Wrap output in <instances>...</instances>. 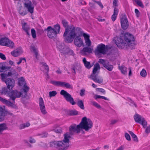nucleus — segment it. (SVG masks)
Masks as SVG:
<instances>
[{"label":"nucleus","instance_id":"f03ea898","mask_svg":"<svg viewBox=\"0 0 150 150\" xmlns=\"http://www.w3.org/2000/svg\"><path fill=\"white\" fill-rule=\"evenodd\" d=\"M124 40L117 37H115L113 40L117 46L120 48L123 49L127 46L130 47L136 45L133 35L129 33H125Z\"/></svg>","mask_w":150,"mask_h":150},{"label":"nucleus","instance_id":"8fccbe9b","mask_svg":"<svg viewBox=\"0 0 150 150\" xmlns=\"http://www.w3.org/2000/svg\"><path fill=\"white\" fill-rule=\"evenodd\" d=\"M85 42L86 45L88 47H90L91 45V43L90 39L85 40Z\"/></svg>","mask_w":150,"mask_h":150},{"label":"nucleus","instance_id":"338daca9","mask_svg":"<svg viewBox=\"0 0 150 150\" xmlns=\"http://www.w3.org/2000/svg\"><path fill=\"white\" fill-rule=\"evenodd\" d=\"M25 128V125H24V124H22L19 127V129H24Z\"/></svg>","mask_w":150,"mask_h":150},{"label":"nucleus","instance_id":"603ef678","mask_svg":"<svg viewBox=\"0 0 150 150\" xmlns=\"http://www.w3.org/2000/svg\"><path fill=\"white\" fill-rule=\"evenodd\" d=\"M71 69L72 70V73H73V74H74V75H75L76 74L75 70L76 69V66L74 65H72Z\"/></svg>","mask_w":150,"mask_h":150},{"label":"nucleus","instance_id":"39448f33","mask_svg":"<svg viewBox=\"0 0 150 150\" xmlns=\"http://www.w3.org/2000/svg\"><path fill=\"white\" fill-rule=\"evenodd\" d=\"M79 124L81 130L84 129L85 131H88L93 127V123L91 120L87 118L86 117L82 118Z\"/></svg>","mask_w":150,"mask_h":150},{"label":"nucleus","instance_id":"bf43d9fd","mask_svg":"<svg viewBox=\"0 0 150 150\" xmlns=\"http://www.w3.org/2000/svg\"><path fill=\"white\" fill-rule=\"evenodd\" d=\"M145 132L147 134L150 133V125L146 127L145 130Z\"/></svg>","mask_w":150,"mask_h":150},{"label":"nucleus","instance_id":"09e8293b","mask_svg":"<svg viewBox=\"0 0 150 150\" xmlns=\"http://www.w3.org/2000/svg\"><path fill=\"white\" fill-rule=\"evenodd\" d=\"M10 68V67L6 66H2L1 67V70L6 71L8 70Z\"/></svg>","mask_w":150,"mask_h":150},{"label":"nucleus","instance_id":"a211bd4d","mask_svg":"<svg viewBox=\"0 0 150 150\" xmlns=\"http://www.w3.org/2000/svg\"><path fill=\"white\" fill-rule=\"evenodd\" d=\"M79 35H77L74 39V43L75 45L78 47H81L82 46H84L83 41L80 37Z\"/></svg>","mask_w":150,"mask_h":150},{"label":"nucleus","instance_id":"49530a36","mask_svg":"<svg viewBox=\"0 0 150 150\" xmlns=\"http://www.w3.org/2000/svg\"><path fill=\"white\" fill-rule=\"evenodd\" d=\"M48 133L46 132H44L42 133V134H40L41 136V137L42 138L46 137L48 135Z\"/></svg>","mask_w":150,"mask_h":150},{"label":"nucleus","instance_id":"774afa93","mask_svg":"<svg viewBox=\"0 0 150 150\" xmlns=\"http://www.w3.org/2000/svg\"><path fill=\"white\" fill-rule=\"evenodd\" d=\"M98 89L99 90V91L100 92H101L103 93H105V90L103 88H98Z\"/></svg>","mask_w":150,"mask_h":150},{"label":"nucleus","instance_id":"4be33fe9","mask_svg":"<svg viewBox=\"0 0 150 150\" xmlns=\"http://www.w3.org/2000/svg\"><path fill=\"white\" fill-rule=\"evenodd\" d=\"M82 61L85 67L88 69H90L94 65V62L91 64L90 62L87 61L85 57L83 58Z\"/></svg>","mask_w":150,"mask_h":150},{"label":"nucleus","instance_id":"7c9ffc66","mask_svg":"<svg viewBox=\"0 0 150 150\" xmlns=\"http://www.w3.org/2000/svg\"><path fill=\"white\" fill-rule=\"evenodd\" d=\"M77 104L81 109L83 110L84 109L83 103L82 100H78L77 103Z\"/></svg>","mask_w":150,"mask_h":150},{"label":"nucleus","instance_id":"79ce46f5","mask_svg":"<svg viewBox=\"0 0 150 150\" xmlns=\"http://www.w3.org/2000/svg\"><path fill=\"white\" fill-rule=\"evenodd\" d=\"M92 104L97 108H100V106L97 103L94 101H92L91 102Z\"/></svg>","mask_w":150,"mask_h":150},{"label":"nucleus","instance_id":"dca6fc26","mask_svg":"<svg viewBox=\"0 0 150 150\" xmlns=\"http://www.w3.org/2000/svg\"><path fill=\"white\" fill-rule=\"evenodd\" d=\"M24 6L28 9V10L30 13L33 12L34 7L32 6L31 1L29 0H25Z\"/></svg>","mask_w":150,"mask_h":150},{"label":"nucleus","instance_id":"c03bdc74","mask_svg":"<svg viewBox=\"0 0 150 150\" xmlns=\"http://www.w3.org/2000/svg\"><path fill=\"white\" fill-rule=\"evenodd\" d=\"M129 100H130L129 101V102L130 104V105L132 106H134L135 107H137V105L131 99L129 98Z\"/></svg>","mask_w":150,"mask_h":150},{"label":"nucleus","instance_id":"69168bd1","mask_svg":"<svg viewBox=\"0 0 150 150\" xmlns=\"http://www.w3.org/2000/svg\"><path fill=\"white\" fill-rule=\"evenodd\" d=\"M1 59L3 60H5L6 59V57L5 55L2 54V53H1Z\"/></svg>","mask_w":150,"mask_h":150},{"label":"nucleus","instance_id":"b1692460","mask_svg":"<svg viewBox=\"0 0 150 150\" xmlns=\"http://www.w3.org/2000/svg\"><path fill=\"white\" fill-rule=\"evenodd\" d=\"M64 139L62 142L64 144V143H66V144H65V145L67 144L69 146V138H70V135L69 134V133L68 132H67L64 134Z\"/></svg>","mask_w":150,"mask_h":150},{"label":"nucleus","instance_id":"412c9836","mask_svg":"<svg viewBox=\"0 0 150 150\" xmlns=\"http://www.w3.org/2000/svg\"><path fill=\"white\" fill-rule=\"evenodd\" d=\"M21 25L23 29L26 32L27 35L29 36L30 34L29 33V31L30 30V28L28 25L27 23L25 22L22 23Z\"/></svg>","mask_w":150,"mask_h":150},{"label":"nucleus","instance_id":"423d86ee","mask_svg":"<svg viewBox=\"0 0 150 150\" xmlns=\"http://www.w3.org/2000/svg\"><path fill=\"white\" fill-rule=\"evenodd\" d=\"M75 33H76L75 36L73 37L71 39H70L68 43H71L72 42L75 38L77 35H79V36L80 37L83 35L84 37L85 40L90 39V36L87 34L84 33L82 28H81L76 27V29Z\"/></svg>","mask_w":150,"mask_h":150},{"label":"nucleus","instance_id":"c85d7f7f","mask_svg":"<svg viewBox=\"0 0 150 150\" xmlns=\"http://www.w3.org/2000/svg\"><path fill=\"white\" fill-rule=\"evenodd\" d=\"M53 28H54V30L57 34L59 33L60 30V27L59 24H57L54 25Z\"/></svg>","mask_w":150,"mask_h":150},{"label":"nucleus","instance_id":"393cba45","mask_svg":"<svg viewBox=\"0 0 150 150\" xmlns=\"http://www.w3.org/2000/svg\"><path fill=\"white\" fill-rule=\"evenodd\" d=\"M1 101L7 106L11 107L13 106L14 105V103H15V102L14 103L13 101V102H11L10 101L1 97Z\"/></svg>","mask_w":150,"mask_h":150},{"label":"nucleus","instance_id":"6e6552de","mask_svg":"<svg viewBox=\"0 0 150 150\" xmlns=\"http://www.w3.org/2000/svg\"><path fill=\"white\" fill-rule=\"evenodd\" d=\"M107 50V46H105L104 44L101 43L97 47L95 51V53L96 55H99L100 54H104L106 53Z\"/></svg>","mask_w":150,"mask_h":150},{"label":"nucleus","instance_id":"e433bc0d","mask_svg":"<svg viewBox=\"0 0 150 150\" xmlns=\"http://www.w3.org/2000/svg\"><path fill=\"white\" fill-rule=\"evenodd\" d=\"M140 75L142 76L145 77L147 75L146 72L145 70L142 69L140 72Z\"/></svg>","mask_w":150,"mask_h":150},{"label":"nucleus","instance_id":"5fc2aeb1","mask_svg":"<svg viewBox=\"0 0 150 150\" xmlns=\"http://www.w3.org/2000/svg\"><path fill=\"white\" fill-rule=\"evenodd\" d=\"M118 120H111L110 121V125H113L118 122Z\"/></svg>","mask_w":150,"mask_h":150},{"label":"nucleus","instance_id":"c756f323","mask_svg":"<svg viewBox=\"0 0 150 150\" xmlns=\"http://www.w3.org/2000/svg\"><path fill=\"white\" fill-rule=\"evenodd\" d=\"M128 132L131 135L132 137L133 138V140L137 142H138V140L137 136L131 131H129Z\"/></svg>","mask_w":150,"mask_h":150},{"label":"nucleus","instance_id":"37998d69","mask_svg":"<svg viewBox=\"0 0 150 150\" xmlns=\"http://www.w3.org/2000/svg\"><path fill=\"white\" fill-rule=\"evenodd\" d=\"M29 88L27 86L26 84L24 85L23 86V90L24 91V92L25 93H26L29 91Z\"/></svg>","mask_w":150,"mask_h":150},{"label":"nucleus","instance_id":"13d9d810","mask_svg":"<svg viewBox=\"0 0 150 150\" xmlns=\"http://www.w3.org/2000/svg\"><path fill=\"white\" fill-rule=\"evenodd\" d=\"M1 74H4L6 75V76L5 77V78H8V76H11L12 75V73L11 71H9L8 72L7 74H5L4 73H2Z\"/></svg>","mask_w":150,"mask_h":150},{"label":"nucleus","instance_id":"9d476101","mask_svg":"<svg viewBox=\"0 0 150 150\" xmlns=\"http://www.w3.org/2000/svg\"><path fill=\"white\" fill-rule=\"evenodd\" d=\"M50 83L54 86L64 87L70 89H72V86L71 85L64 82L51 80L50 81Z\"/></svg>","mask_w":150,"mask_h":150},{"label":"nucleus","instance_id":"5701e85b","mask_svg":"<svg viewBox=\"0 0 150 150\" xmlns=\"http://www.w3.org/2000/svg\"><path fill=\"white\" fill-rule=\"evenodd\" d=\"M39 104L41 112H44L45 111V107L43 99L42 97L39 98Z\"/></svg>","mask_w":150,"mask_h":150},{"label":"nucleus","instance_id":"4d7b16f0","mask_svg":"<svg viewBox=\"0 0 150 150\" xmlns=\"http://www.w3.org/2000/svg\"><path fill=\"white\" fill-rule=\"evenodd\" d=\"M1 112H8V111L5 110L4 106H3V107H1Z\"/></svg>","mask_w":150,"mask_h":150},{"label":"nucleus","instance_id":"4468645a","mask_svg":"<svg viewBox=\"0 0 150 150\" xmlns=\"http://www.w3.org/2000/svg\"><path fill=\"white\" fill-rule=\"evenodd\" d=\"M44 31H47V36L50 38L53 39L55 38L57 34L54 30V28L51 26L48 27L46 29L44 30Z\"/></svg>","mask_w":150,"mask_h":150},{"label":"nucleus","instance_id":"2eb2a0df","mask_svg":"<svg viewBox=\"0 0 150 150\" xmlns=\"http://www.w3.org/2000/svg\"><path fill=\"white\" fill-rule=\"evenodd\" d=\"M69 133L71 136L74 134L73 132H76L77 133H79L81 130L79 124L76 126L75 124H73L69 127Z\"/></svg>","mask_w":150,"mask_h":150},{"label":"nucleus","instance_id":"c9c22d12","mask_svg":"<svg viewBox=\"0 0 150 150\" xmlns=\"http://www.w3.org/2000/svg\"><path fill=\"white\" fill-rule=\"evenodd\" d=\"M94 98L96 99L97 98H102L105 100H108V99L105 97L97 95H95Z\"/></svg>","mask_w":150,"mask_h":150},{"label":"nucleus","instance_id":"680f3d73","mask_svg":"<svg viewBox=\"0 0 150 150\" xmlns=\"http://www.w3.org/2000/svg\"><path fill=\"white\" fill-rule=\"evenodd\" d=\"M101 8H103V6L100 1H97L96 2Z\"/></svg>","mask_w":150,"mask_h":150},{"label":"nucleus","instance_id":"1a4fd4ad","mask_svg":"<svg viewBox=\"0 0 150 150\" xmlns=\"http://www.w3.org/2000/svg\"><path fill=\"white\" fill-rule=\"evenodd\" d=\"M60 94L63 96L67 101L69 102L72 105L76 104V102L71 95L66 91L62 90L60 92Z\"/></svg>","mask_w":150,"mask_h":150},{"label":"nucleus","instance_id":"72a5a7b5","mask_svg":"<svg viewBox=\"0 0 150 150\" xmlns=\"http://www.w3.org/2000/svg\"><path fill=\"white\" fill-rule=\"evenodd\" d=\"M135 3L142 8H144V5L141 0H133Z\"/></svg>","mask_w":150,"mask_h":150},{"label":"nucleus","instance_id":"bb28decb","mask_svg":"<svg viewBox=\"0 0 150 150\" xmlns=\"http://www.w3.org/2000/svg\"><path fill=\"white\" fill-rule=\"evenodd\" d=\"M18 85L20 86H24V85H25L26 83L25 81V80L24 78L21 77L18 79Z\"/></svg>","mask_w":150,"mask_h":150},{"label":"nucleus","instance_id":"f3484780","mask_svg":"<svg viewBox=\"0 0 150 150\" xmlns=\"http://www.w3.org/2000/svg\"><path fill=\"white\" fill-rule=\"evenodd\" d=\"M120 23L122 28L124 30H126L128 27V21L127 18L125 16H122L120 18Z\"/></svg>","mask_w":150,"mask_h":150},{"label":"nucleus","instance_id":"052dcab7","mask_svg":"<svg viewBox=\"0 0 150 150\" xmlns=\"http://www.w3.org/2000/svg\"><path fill=\"white\" fill-rule=\"evenodd\" d=\"M118 1V0H114L113 2V6H114L115 7L117 6H118V5L117 4Z\"/></svg>","mask_w":150,"mask_h":150},{"label":"nucleus","instance_id":"4c0bfd02","mask_svg":"<svg viewBox=\"0 0 150 150\" xmlns=\"http://www.w3.org/2000/svg\"><path fill=\"white\" fill-rule=\"evenodd\" d=\"M49 97H53L56 95L57 94V92L56 91H52L49 92Z\"/></svg>","mask_w":150,"mask_h":150},{"label":"nucleus","instance_id":"aec40b11","mask_svg":"<svg viewBox=\"0 0 150 150\" xmlns=\"http://www.w3.org/2000/svg\"><path fill=\"white\" fill-rule=\"evenodd\" d=\"M22 52V49L21 48H18L11 52V53L13 56L16 57L20 55Z\"/></svg>","mask_w":150,"mask_h":150},{"label":"nucleus","instance_id":"9b49d317","mask_svg":"<svg viewBox=\"0 0 150 150\" xmlns=\"http://www.w3.org/2000/svg\"><path fill=\"white\" fill-rule=\"evenodd\" d=\"M1 45L6 46L12 49L14 47V43L8 38L5 37L1 38Z\"/></svg>","mask_w":150,"mask_h":150},{"label":"nucleus","instance_id":"3c124183","mask_svg":"<svg viewBox=\"0 0 150 150\" xmlns=\"http://www.w3.org/2000/svg\"><path fill=\"white\" fill-rule=\"evenodd\" d=\"M125 137L126 139L129 141L131 140V138L127 132L125 134Z\"/></svg>","mask_w":150,"mask_h":150},{"label":"nucleus","instance_id":"ddd939ff","mask_svg":"<svg viewBox=\"0 0 150 150\" xmlns=\"http://www.w3.org/2000/svg\"><path fill=\"white\" fill-rule=\"evenodd\" d=\"M98 62L102 64L103 67L109 71H111L113 68V65L110 64L108 61L102 59H100Z\"/></svg>","mask_w":150,"mask_h":150},{"label":"nucleus","instance_id":"0eeeda50","mask_svg":"<svg viewBox=\"0 0 150 150\" xmlns=\"http://www.w3.org/2000/svg\"><path fill=\"white\" fill-rule=\"evenodd\" d=\"M50 146L51 147H60L59 150H66L69 147L68 144L65 145L62 142V141H53L50 142Z\"/></svg>","mask_w":150,"mask_h":150},{"label":"nucleus","instance_id":"a18cd8bd","mask_svg":"<svg viewBox=\"0 0 150 150\" xmlns=\"http://www.w3.org/2000/svg\"><path fill=\"white\" fill-rule=\"evenodd\" d=\"M23 60L25 62H26V60L25 58H21L20 59L19 61L17 63V64L18 65H19L22 62L23 63H24V62H22V61Z\"/></svg>","mask_w":150,"mask_h":150},{"label":"nucleus","instance_id":"58836bf2","mask_svg":"<svg viewBox=\"0 0 150 150\" xmlns=\"http://www.w3.org/2000/svg\"><path fill=\"white\" fill-rule=\"evenodd\" d=\"M7 114L11 115L12 114V113H1V122L4 120V116L6 115Z\"/></svg>","mask_w":150,"mask_h":150},{"label":"nucleus","instance_id":"ea45409f","mask_svg":"<svg viewBox=\"0 0 150 150\" xmlns=\"http://www.w3.org/2000/svg\"><path fill=\"white\" fill-rule=\"evenodd\" d=\"M31 33L32 36L33 38H36V31L34 28H32L31 29Z\"/></svg>","mask_w":150,"mask_h":150},{"label":"nucleus","instance_id":"20e7f679","mask_svg":"<svg viewBox=\"0 0 150 150\" xmlns=\"http://www.w3.org/2000/svg\"><path fill=\"white\" fill-rule=\"evenodd\" d=\"M100 68L99 64L98 63H96L94 65L92 73L90 76L91 79L98 83H101L103 81V79L98 76Z\"/></svg>","mask_w":150,"mask_h":150},{"label":"nucleus","instance_id":"f8f14e48","mask_svg":"<svg viewBox=\"0 0 150 150\" xmlns=\"http://www.w3.org/2000/svg\"><path fill=\"white\" fill-rule=\"evenodd\" d=\"M135 121L142 125L144 128H145L147 126V122L144 118L142 119V116L136 113L134 116Z\"/></svg>","mask_w":150,"mask_h":150},{"label":"nucleus","instance_id":"473e14b6","mask_svg":"<svg viewBox=\"0 0 150 150\" xmlns=\"http://www.w3.org/2000/svg\"><path fill=\"white\" fill-rule=\"evenodd\" d=\"M8 127L6 123H1V134L4 130L7 129Z\"/></svg>","mask_w":150,"mask_h":150},{"label":"nucleus","instance_id":"7ed1b4c3","mask_svg":"<svg viewBox=\"0 0 150 150\" xmlns=\"http://www.w3.org/2000/svg\"><path fill=\"white\" fill-rule=\"evenodd\" d=\"M62 23L65 28L63 35V38L65 42L68 43L69 40L76 35L75 32L77 27H75L73 25H68V22L65 19L62 21Z\"/></svg>","mask_w":150,"mask_h":150},{"label":"nucleus","instance_id":"2f4dec72","mask_svg":"<svg viewBox=\"0 0 150 150\" xmlns=\"http://www.w3.org/2000/svg\"><path fill=\"white\" fill-rule=\"evenodd\" d=\"M31 49L32 50V51L35 54V58L36 59H37L38 53L37 48H36L34 46H31Z\"/></svg>","mask_w":150,"mask_h":150},{"label":"nucleus","instance_id":"e2e57ef3","mask_svg":"<svg viewBox=\"0 0 150 150\" xmlns=\"http://www.w3.org/2000/svg\"><path fill=\"white\" fill-rule=\"evenodd\" d=\"M78 113H67V115L68 116H74L78 115Z\"/></svg>","mask_w":150,"mask_h":150},{"label":"nucleus","instance_id":"f257e3e1","mask_svg":"<svg viewBox=\"0 0 150 150\" xmlns=\"http://www.w3.org/2000/svg\"><path fill=\"white\" fill-rule=\"evenodd\" d=\"M6 75L4 74H1V80L6 83L7 85V87H4L2 89L1 93H4L5 94L10 97V100H13L14 103V100L16 98H18L21 97L22 94L21 93L17 90H12L15 85V81L12 78H6Z\"/></svg>","mask_w":150,"mask_h":150},{"label":"nucleus","instance_id":"864d4df0","mask_svg":"<svg viewBox=\"0 0 150 150\" xmlns=\"http://www.w3.org/2000/svg\"><path fill=\"white\" fill-rule=\"evenodd\" d=\"M134 11L136 14V16L137 18L139 17L140 15V13L138 9H135Z\"/></svg>","mask_w":150,"mask_h":150},{"label":"nucleus","instance_id":"a19ab883","mask_svg":"<svg viewBox=\"0 0 150 150\" xmlns=\"http://www.w3.org/2000/svg\"><path fill=\"white\" fill-rule=\"evenodd\" d=\"M42 65L44 66L45 69L47 71L46 72H47V73H48L49 71V68L48 66L45 63L43 62L42 63Z\"/></svg>","mask_w":150,"mask_h":150},{"label":"nucleus","instance_id":"6e6d98bb","mask_svg":"<svg viewBox=\"0 0 150 150\" xmlns=\"http://www.w3.org/2000/svg\"><path fill=\"white\" fill-rule=\"evenodd\" d=\"M85 90L84 89H81L80 92L79 94L81 96H84L85 95Z\"/></svg>","mask_w":150,"mask_h":150},{"label":"nucleus","instance_id":"a878e982","mask_svg":"<svg viewBox=\"0 0 150 150\" xmlns=\"http://www.w3.org/2000/svg\"><path fill=\"white\" fill-rule=\"evenodd\" d=\"M118 13V10L117 8L115 7L114 9V12L113 14L111 16L112 20L113 21H114L117 17Z\"/></svg>","mask_w":150,"mask_h":150},{"label":"nucleus","instance_id":"f704fd0d","mask_svg":"<svg viewBox=\"0 0 150 150\" xmlns=\"http://www.w3.org/2000/svg\"><path fill=\"white\" fill-rule=\"evenodd\" d=\"M18 11L20 15L22 16H24L27 13V11L26 10H22L21 7L19 8Z\"/></svg>","mask_w":150,"mask_h":150},{"label":"nucleus","instance_id":"cd10ccee","mask_svg":"<svg viewBox=\"0 0 150 150\" xmlns=\"http://www.w3.org/2000/svg\"><path fill=\"white\" fill-rule=\"evenodd\" d=\"M119 69L120 70L121 72L123 74H125L127 73L126 67L124 66H119Z\"/></svg>","mask_w":150,"mask_h":150},{"label":"nucleus","instance_id":"6ab92c4d","mask_svg":"<svg viewBox=\"0 0 150 150\" xmlns=\"http://www.w3.org/2000/svg\"><path fill=\"white\" fill-rule=\"evenodd\" d=\"M93 49L91 47H83L80 51V53L83 55H84L86 54V53L88 54L92 52Z\"/></svg>","mask_w":150,"mask_h":150},{"label":"nucleus","instance_id":"de8ad7c7","mask_svg":"<svg viewBox=\"0 0 150 150\" xmlns=\"http://www.w3.org/2000/svg\"><path fill=\"white\" fill-rule=\"evenodd\" d=\"M53 131L57 133H60L62 132V131L61 129L60 128H59L58 129H54Z\"/></svg>","mask_w":150,"mask_h":150},{"label":"nucleus","instance_id":"0e129e2a","mask_svg":"<svg viewBox=\"0 0 150 150\" xmlns=\"http://www.w3.org/2000/svg\"><path fill=\"white\" fill-rule=\"evenodd\" d=\"M69 52L71 53V54H72L74 53V52H73V51L72 50H69L68 52H62V53L64 54H68Z\"/></svg>","mask_w":150,"mask_h":150}]
</instances>
